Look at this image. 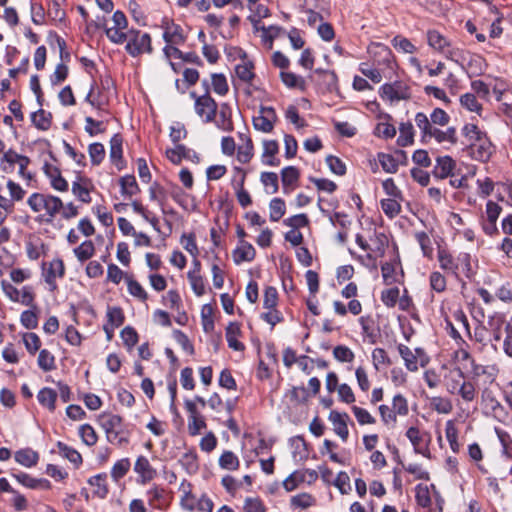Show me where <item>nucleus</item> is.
I'll return each mask as SVG.
<instances>
[{"mask_svg":"<svg viewBox=\"0 0 512 512\" xmlns=\"http://www.w3.org/2000/svg\"><path fill=\"white\" fill-rule=\"evenodd\" d=\"M99 422L105 430L109 442L113 443L117 440L119 446L129 443V431L123 428V418L121 416L103 412L99 415Z\"/></svg>","mask_w":512,"mask_h":512,"instance_id":"obj_1","label":"nucleus"},{"mask_svg":"<svg viewBox=\"0 0 512 512\" xmlns=\"http://www.w3.org/2000/svg\"><path fill=\"white\" fill-rule=\"evenodd\" d=\"M379 96L391 103L409 100L412 96L411 87L401 80L392 83H384L378 90Z\"/></svg>","mask_w":512,"mask_h":512,"instance_id":"obj_2","label":"nucleus"},{"mask_svg":"<svg viewBox=\"0 0 512 512\" xmlns=\"http://www.w3.org/2000/svg\"><path fill=\"white\" fill-rule=\"evenodd\" d=\"M125 50L132 57H137L143 53H152L153 48L150 34L131 29Z\"/></svg>","mask_w":512,"mask_h":512,"instance_id":"obj_3","label":"nucleus"},{"mask_svg":"<svg viewBox=\"0 0 512 512\" xmlns=\"http://www.w3.org/2000/svg\"><path fill=\"white\" fill-rule=\"evenodd\" d=\"M464 150L473 160L481 163H487L491 159L495 151V147L487 136L476 142H470Z\"/></svg>","mask_w":512,"mask_h":512,"instance_id":"obj_4","label":"nucleus"},{"mask_svg":"<svg viewBox=\"0 0 512 512\" xmlns=\"http://www.w3.org/2000/svg\"><path fill=\"white\" fill-rule=\"evenodd\" d=\"M194 109L204 123H211L215 121L218 104L211 95H200L194 103Z\"/></svg>","mask_w":512,"mask_h":512,"instance_id":"obj_5","label":"nucleus"},{"mask_svg":"<svg viewBox=\"0 0 512 512\" xmlns=\"http://www.w3.org/2000/svg\"><path fill=\"white\" fill-rule=\"evenodd\" d=\"M406 437L409 439L411 444L413 445L414 452L416 454H421L426 458L431 457V453L429 450V444L431 442V436L429 433H424L423 435L420 433V430L411 426L406 431Z\"/></svg>","mask_w":512,"mask_h":512,"instance_id":"obj_6","label":"nucleus"},{"mask_svg":"<svg viewBox=\"0 0 512 512\" xmlns=\"http://www.w3.org/2000/svg\"><path fill=\"white\" fill-rule=\"evenodd\" d=\"M368 53L373 57L374 63L392 69L395 64L392 50L385 44L372 42L368 46Z\"/></svg>","mask_w":512,"mask_h":512,"instance_id":"obj_7","label":"nucleus"},{"mask_svg":"<svg viewBox=\"0 0 512 512\" xmlns=\"http://www.w3.org/2000/svg\"><path fill=\"white\" fill-rule=\"evenodd\" d=\"M467 60L463 62V66H460L467 74V76L472 79L474 77L482 75L486 68L487 63L484 57L479 54H470L466 53Z\"/></svg>","mask_w":512,"mask_h":512,"instance_id":"obj_8","label":"nucleus"},{"mask_svg":"<svg viewBox=\"0 0 512 512\" xmlns=\"http://www.w3.org/2000/svg\"><path fill=\"white\" fill-rule=\"evenodd\" d=\"M123 137L120 133L114 134L110 139V161L121 171L126 167V161L123 158Z\"/></svg>","mask_w":512,"mask_h":512,"instance_id":"obj_9","label":"nucleus"},{"mask_svg":"<svg viewBox=\"0 0 512 512\" xmlns=\"http://www.w3.org/2000/svg\"><path fill=\"white\" fill-rule=\"evenodd\" d=\"M456 168L455 160L449 156H439L436 158V165L432 170V175L436 179H445L454 176V169Z\"/></svg>","mask_w":512,"mask_h":512,"instance_id":"obj_10","label":"nucleus"},{"mask_svg":"<svg viewBox=\"0 0 512 512\" xmlns=\"http://www.w3.org/2000/svg\"><path fill=\"white\" fill-rule=\"evenodd\" d=\"M328 419L334 425V432L345 442L349 436V430L347 422L350 420L349 415L346 412L340 413L336 410H332L329 413Z\"/></svg>","mask_w":512,"mask_h":512,"instance_id":"obj_11","label":"nucleus"},{"mask_svg":"<svg viewBox=\"0 0 512 512\" xmlns=\"http://www.w3.org/2000/svg\"><path fill=\"white\" fill-rule=\"evenodd\" d=\"M393 250L395 254L393 260L390 262H384L381 265L382 278L385 285H392L398 282L395 275V270L397 265L401 266V260L396 243L393 245Z\"/></svg>","mask_w":512,"mask_h":512,"instance_id":"obj_12","label":"nucleus"},{"mask_svg":"<svg viewBox=\"0 0 512 512\" xmlns=\"http://www.w3.org/2000/svg\"><path fill=\"white\" fill-rule=\"evenodd\" d=\"M118 227L123 235H133L135 237V245L136 246H150L151 239L148 235L143 232H136L133 225L124 217H119Z\"/></svg>","mask_w":512,"mask_h":512,"instance_id":"obj_13","label":"nucleus"},{"mask_svg":"<svg viewBox=\"0 0 512 512\" xmlns=\"http://www.w3.org/2000/svg\"><path fill=\"white\" fill-rule=\"evenodd\" d=\"M240 246L236 247L233 252V261L236 265L242 262H251L255 259L256 250L251 243L241 240L239 241Z\"/></svg>","mask_w":512,"mask_h":512,"instance_id":"obj_14","label":"nucleus"},{"mask_svg":"<svg viewBox=\"0 0 512 512\" xmlns=\"http://www.w3.org/2000/svg\"><path fill=\"white\" fill-rule=\"evenodd\" d=\"M241 325L238 322H229L225 329V336L228 347L234 351H244L245 345L237 340L238 336H241Z\"/></svg>","mask_w":512,"mask_h":512,"instance_id":"obj_15","label":"nucleus"},{"mask_svg":"<svg viewBox=\"0 0 512 512\" xmlns=\"http://www.w3.org/2000/svg\"><path fill=\"white\" fill-rule=\"evenodd\" d=\"M134 471L139 474L141 478V483L145 484L156 476L157 472L156 469H154L149 460L141 455L137 458L135 465H134Z\"/></svg>","mask_w":512,"mask_h":512,"instance_id":"obj_16","label":"nucleus"},{"mask_svg":"<svg viewBox=\"0 0 512 512\" xmlns=\"http://www.w3.org/2000/svg\"><path fill=\"white\" fill-rule=\"evenodd\" d=\"M15 461L26 467L31 468L38 464L39 453L30 447L22 448L14 453Z\"/></svg>","mask_w":512,"mask_h":512,"instance_id":"obj_17","label":"nucleus"},{"mask_svg":"<svg viewBox=\"0 0 512 512\" xmlns=\"http://www.w3.org/2000/svg\"><path fill=\"white\" fill-rule=\"evenodd\" d=\"M119 186L121 195L125 198H131L141 192V189L133 174H126L119 178Z\"/></svg>","mask_w":512,"mask_h":512,"instance_id":"obj_18","label":"nucleus"},{"mask_svg":"<svg viewBox=\"0 0 512 512\" xmlns=\"http://www.w3.org/2000/svg\"><path fill=\"white\" fill-rule=\"evenodd\" d=\"M216 126L226 132L233 131L232 108L229 103L224 102L220 105L219 119L216 121Z\"/></svg>","mask_w":512,"mask_h":512,"instance_id":"obj_19","label":"nucleus"},{"mask_svg":"<svg viewBox=\"0 0 512 512\" xmlns=\"http://www.w3.org/2000/svg\"><path fill=\"white\" fill-rule=\"evenodd\" d=\"M57 396V392L54 389L44 387L39 390L37 400L42 407L47 408L50 412H54L56 409Z\"/></svg>","mask_w":512,"mask_h":512,"instance_id":"obj_20","label":"nucleus"},{"mask_svg":"<svg viewBox=\"0 0 512 512\" xmlns=\"http://www.w3.org/2000/svg\"><path fill=\"white\" fill-rule=\"evenodd\" d=\"M427 43L434 50L442 53L451 47V42L437 30H428Z\"/></svg>","mask_w":512,"mask_h":512,"instance_id":"obj_21","label":"nucleus"},{"mask_svg":"<svg viewBox=\"0 0 512 512\" xmlns=\"http://www.w3.org/2000/svg\"><path fill=\"white\" fill-rule=\"evenodd\" d=\"M90 183L87 177L78 176V180L72 183V193L83 203H90L92 198L89 189L85 186Z\"/></svg>","mask_w":512,"mask_h":512,"instance_id":"obj_22","label":"nucleus"},{"mask_svg":"<svg viewBox=\"0 0 512 512\" xmlns=\"http://www.w3.org/2000/svg\"><path fill=\"white\" fill-rule=\"evenodd\" d=\"M52 113L39 108L31 114V121L33 125L41 131H47L52 125Z\"/></svg>","mask_w":512,"mask_h":512,"instance_id":"obj_23","label":"nucleus"},{"mask_svg":"<svg viewBox=\"0 0 512 512\" xmlns=\"http://www.w3.org/2000/svg\"><path fill=\"white\" fill-rule=\"evenodd\" d=\"M280 79L282 83L290 89L297 88L301 92H305L307 89L306 81L303 77L296 75L293 72H286L281 71L280 72Z\"/></svg>","mask_w":512,"mask_h":512,"instance_id":"obj_24","label":"nucleus"},{"mask_svg":"<svg viewBox=\"0 0 512 512\" xmlns=\"http://www.w3.org/2000/svg\"><path fill=\"white\" fill-rule=\"evenodd\" d=\"M106 479L107 474L104 472L94 475L88 479V484L95 487L93 494L100 499L106 498L109 493Z\"/></svg>","mask_w":512,"mask_h":512,"instance_id":"obj_25","label":"nucleus"},{"mask_svg":"<svg viewBox=\"0 0 512 512\" xmlns=\"http://www.w3.org/2000/svg\"><path fill=\"white\" fill-rule=\"evenodd\" d=\"M415 122L418 128L421 130V143L427 144L429 141V138H431L432 131L434 130V127L430 124V121L427 117V115L423 112H418L415 115Z\"/></svg>","mask_w":512,"mask_h":512,"instance_id":"obj_26","label":"nucleus"},{"mask_svg":"<svg viewBox=\"0 0 512 512\" xmlns=\"http://www.w3.org/2000/svg\"><path fill=\"white\" fill-rule=\"evenodd\" d=\"M359 323L361 325L363 336L368 338L370 344H375L379 337V329L377 331L374 329V320L371 316H361L359 318Z\"/></svg>","mask_w":512,"mask_h":512,"instance_id":"obj_27","label":"nucleus"},{"mask_svg":"<svg viewBox=\"0 0 512 512\" xmlns=\"http://www.w3.org/2000/svg\"><path fill=\"white\" fill-rule=\"evenodd\" d=\"M438 261H439L440 267L442 269L451 271L455 275V277L458 280H460L458 272H457V270L459 268L458 261L457 262L454 261V258L449 251H447L446 249H439L438 250Z\"/></svg>","mask_w":512,"mask_h":512,"instance_id":"obj_28","label":"nucleus"},{"mask_svg":"<svg viewBox=\"0 0 512 512\" xmlns=\"http://www.w3.org/2000/svg\"><path fill=\"white\" fill-rule=\"evenodd\" d=\"M56 446H57V448L59 450V453L64 458L69 460L75 466V468H79L80 467V465L83 462V459H82L81 454L76 449L68 446L67 444H65L62 441H58Z\"/></svg>","mask_w":512,"mask_h":512,"instance_id":"obj_29","label":"nucleus"},{"mask_svg":"<svg viewBox=\"0 0 512 512\" xmlns=\"http://www.w3.org/2000/svg\"><path fill=\"white\" fill-rule=\"evenodd\" d=\"M179 463L190 475L196 473L199 469L198 456L194 449L184 453L179 459Z\"/></svg>","mask_w":512,"mask_h":512,"instance_id":"obj_30","label":"nucleus"},{"mask_svg":"<svg viewBox=\"0 0 512 512\" xmlns=\"http://www.w3.org/2000/svg\"><path fill=\"white\" fill-rule=\"evenodd\" d=\"M400 135L397 138V145L400 147H407L414 143V129L411 122L401 123Z\"/></svg>","mask_w":512,"mask_h":512,"instance_id":"obj_31","label":"nucleus"},{"mask_svg":"<svg viewBox=\"0 0 512 512\" xmlns=\"http://www.w3.org/2000/svg\"><path fill=\"white\" fill-rule=\"evenodd\" d=\"M175 148L166 150L167 158L175 165H179L183 158H190L191 149L187 148L183 144H175Z\"/></svg>","mask_w":512,"mask_h":512,"instance_id":"obj_32","label":"nucleus"},{"mask_svg":"<svg viewBox=\"0 0 512 512\" xmlns=\"http://www.w3.org/2000/svg\"><path fill=\"white\" fill-rule=\"evenodd\" d=\"M300 178V171L295 166H286L281 170V182L284 187V192L288 193L286 188L295 184Z\"/></svg>","mask_w":512,"mask_h":512,"instance_id":"obj_33","label":"nucleus"},{"mask_svg":"<svg viewBox=\"0 0 512 512\" xmlns=\"http://www.w3.org/2000/svg\"><path fill=\"white\" fill-rule=\"evenodd\" d=\"M64 208L63 201L58 197L49 194L47 205L45 206V210L49 217L45 219V223L52 224L53 217L59 213Z\"/></svg>","mask_w":512,"mask_h":512,"instance_id":"obj_34","label":"nucleus"},{"mask_svg":"<svg viewBox=\"0 0 512 512\" xmlns=\"http://www.w3.org/2000/svg\"><path fill=\"white\" fill-rule=\"evenodd\" d=\"M219 466L222 469L234 471L240 466V461L236 454L230 450H225L219 457Z\"/></svg>","mask_w":512,"mask_h":512,"instance_id":"obj_35","label":"nucleus"},{"mask_svg":"<svg viewBox=\"0 0 512 512\" xmlns=\"http://www.w3.org/2000/svg\"><path fill=\"white\" fill-rule=\"evenodd\" d=\"M397 349H398L400 356L404 360L405 367L409 371H412V372L417 371L418 370V361H417L416 356L412 353L411 349L404 344H399Z\"/></svg>","mask_w":512,"mask_h":512,"instance_id":"obj_36","label":"nucleus"},{"mask_svg":"<svg viewBox=\"0 0 512 512\" xmlns=\"http://www.w3.org/2000/svg\"><path fill=\"white\" fill-rule=\"evenodd\" d=\"M415 500L418 506L429 508L431 506V496L429 486L419 483L415 487Z\"/></svg>","mask_w":512,"mask_h":512,"instance_id":"obj_37","label":"nucleus"},{"mask_svg":"<svg viewBox=\"0 0 512 512\" xmlns=\"http://www.w3.org/2000/svg\"><path fill=\"white\" fill-rule=\"evenodd\" d=\"M270 220L272 222L279 221L286 213L285 201L282 198L275 197L269 203Z\"/></svg>","mask_w":512,"mask_h":512,"instance_id":"obj_38","label":"nucleus"},{"mask_svg":"<svg viewBox=\"0 0 512 512\" xmlns=\"http://www.w3.org/2000/svg\"><path fill=\"white\" fill-rule=\"evenodd\" d=\"M291 445L294 447V456L299 454L300 460H307L309 457V443L306 442L302 435L294 436L290 439Z\"/></svg>","mask_w":512,"mask_h":512,"instance_id":"obj_39","label":"nucleus"},{"mask_svg":"<svg viewBox=\"0 0 512 512\" xmlns=\"http://www.w3.org/2000/svg\"><path fill=\"white\" fill-rule=\"evenodd\" d=\"M377 159L385 172L393 174L398 171L399 163L392 154L379 152Z\"/></svg>","mask_w":512,"mask_h":512,"instance_id":"obj_40","label":"nucleus"},{"mask_svg":"<svg viewBox=\"0 0 512 512\" xmlns=\"http://www.w3.org/2000/svg\"><path fill=\"white\" fill-rule=\"evenodd\" d=\"M211 85L213 91L220 96L226 95L229 91V85L226 76L223 73H212Z\"/></svg>","mask_w":512,"mask_h":512,"instance_id":"obj_41","label":"nucleus"},{"mask_svg":"<svg viewBox=\"0 0 512 512\" xmlns=\"http://www.w3.org/2000/svg\"><path fill=\"white\" fill-rule=\"evenodd\" d=\"M73 252L80 262H85L94 255L95 247L91 240H86L76 247Z\"/></svg>","mask_w":512,"mask_h":512,"instance_id":"obj_42","label":"nucleus"},{"mask_svg":"<svg viewBox=\"0 0 512 512\" xmlns=\"http://www.w3.org/2000/svg\"><path fill=\"white\" fill-rule=\"evenodd\" d=\"M88 154L90 157L91 164L93 166L100 165L105 158V148L100 142L91 143L88 146Z\"/></svg>","mask_w":512,"mask_h":512,"instance_id":"obj_43","label":"nucleus"},{"mask_svg":"<svg viewBox=\"0 0 512 512\" xmlns=\"http://www.w3.org/2000/svg\"><path fill=\"white\" fill-rule=\"evenodd\" d=\"M201 322L203 331L205 333H211L215 328L213 319V307L211 304H204L201 309Z\"/></svg>","mask_w":512,"mask_h":512,"instance_id":"obj_44","label":"nucleus"},{"mask_svg":"<svg viewBox=\"0 0 512 512\" xmlns=\"http://www.w3.org/2000/svg\"><path fill=\"white\" fill-rule=\"evenodd\" d=\"M106 317H107L106 324H111L113 327H116V328L123 325V323L125 321L124 312H123L122 308H120L118 306H114V307L108 306Z\"/></svg>","mask_w":512,"mask_h":512,"instance_id":"obj_45","label":"nucleus"},{"mask_svg":"<svg viewBox=\"0 0 512 512\" xmlns=\"http://www.w3.org/2000/svg\"><path fill=\"white\" fill-rule=\"evenodd\" d=\"M253 69H254L253 62L248 61L243 64L236 65L235 73L241 81L250 83L253 80V78L255 77Z\"/></svg>","mask_w":512,"mask_h":512,"instance_id":"obj_46","label":"nucleus"},{"mask_svg":"<svg viewBox=\"0 0 512 512\" xmlns=\"http://www.w3.org/2000/svg\"><path fill=\"white\" fill-rule=\"evenodd\" d=\"M291 402L296 404H306L309 399V392L304 386H293L287 393Z\"/></svg>","mask_w":512,"mask_h":512,"instance_id":"obj_47","label":"nucleus"},{"mask_svg":"<svg viewBox=\"0 0 512 512\" xmlns=\"http://www.w3.org/2000/svg\"><path fill=\"white\" fill-rule=\"evenodd\" d=\"M392 46L399 52L412 54L416 51L415 45L408 39L401 35H396L391 40Z\"/></svg>","mask_w":512,"mask_h":512,"instance_id":"obj_48","label":"nucleus"},{"mask_svg":"<svg viewBox=\"0 0 512 512\" xmlns=\"http://www.w3.org/2000/svg\"><path fill=\"white\" fill-rule=\"evenodd\" d=\"M131 462L129 458L118 460L111 469V477L114 481L122 479L129 471Z\"/></svg>","mask_w":512,"mask_h":512,"instance_id":"obj_49","label":"nucleus"},{"mask_svg":"<svg viewBox=\"0 0 512 512\" xmlns=\"http://www.w3.org/2000/svg\"><path fill=\"white\" fill-rule=\"evenodd\" d=\"M431 137H434L438 143L449 141L451 144L457 143L456 128L448 127L446 131L434 128Z\"/></svg>","mask_w":512,"mask_h":512,"instance_id":"obj_50","label":"nucleus"},{"mask_svg":"<svg viewBox=\"0 0 512 512\" xmlns=\"http://www.w3.org/2000/svg\"><path fill=\"white\" fill-rule=\"evenodd\" d=\"M483 403H485V406L489 408L495 415L498 413V411L503 412L504 408L501 405V403L494 397L493 392L485 388L482 391L481 395Z\"/></svg>","mask_w":512,"mask_h":512,"instance_id":"obj_51","label":"nucleus"},{"mask_svg":"<svg viewBox=\"0 0 512 512\" xmlns=\"http://www.w3.org/2000/svg\"><path fill=\"white\" fill-rule=\"evenodd\" d=\"M380 205L384 214L390 219H393L401 212V205L395 198L382 199Z\"/></svg>","mask_w":512,"mask_h":512,"instance_id":"obj_52","label":"nucleus"},{"mask_svg":"<svg viewBox=\"0 0 512 512\" xmlns=\"http://www.w3.org/2000/svg\"><path fill=\"white\" fill-rule=\"evenodd\" d=\"M461 132L470 142H476L487 137L486 132L481 131L476 124L472 123L465 124Z\"/></svg>","mask_w":512,"mask_h":512,"instance_id":"obj_53","label":"nucleus"},{"mask_svg":"<svg viewBox=\"0 0 512 512\" xmlns=\"http://www.w3.org/2000/svg\"><path fill=\"white\" fill-rule=\"evenodd\" d=\"M37 363L38 366L45 372L52 371L56 368L55 357L47 349L40 350Z\"/></svg>","mask_w":512,"mask_h":512,"instance_id":"obj_54","label":"nucleus"},{"mask_svg":"<svg viewBox=\"0 0 512 512\" xmlns=\"http://www.w3.org/2000/svg\"><path fill=\"white\" fill-rule=\"evenodd\" d=\"M20 323L28 330L36 329L38 327L37 310L31 308L23 311L20 315Z\"/></svg>","mask_w":512,"mask_h":512,"instance_id":"obj_55","label":"nucleus"},{"mask_svg":"<svg viewBox=\"0 0 512 512\" xmlns=\"http://www.w3.org/2000/svg\"><path fill=\"white\" fill-rule=\"evenodd\" d=\"M49 194H43V193H32L30 197L27 200V204L34 212H39L42 209H45V206L47 205Z\"/></svg>","mask_w":512,"mask_h":512,"instance_id":"obj_56","label":"nucleus"},{"mask_svg":"<svg viewBox=\"0 0 512 512\" xmlns=\"http://www.w3.org/2000/svg\"><path fill=\"white\" fill-rule=\"evenodd\" d=\"M278 304V291L274 286H266L263 296V307L271 310L277 307Z\"/></svg>","mask_w":512,"mask_h":512,"instance_id":"obj_57","label":"nucleus"},{"mask_svg":"<svg viewBox=\"0 0 512 512\" xmlns=\"http://www.w3.org/2000/svg\"><path fill=\"white\" fill-rule=\"evenodd\" d=\"M466 53L467 52L464 51L463 49H460L458 47H453L452 45L450 48H446L444 50V52H442V54L448 60L455 62L459 66H463V62H465L467 60Z\"/></svg>","mask_w":512,"mask_h":512,"instance_id":"obj_58","label":"nucleus"},{"mask_svg":"<svg viewBox=\"0 0 512 512\" xmlns=\"http://www.w3.org/2000/svg\"><path fill=\"white\" fill-rule=\"evenodd\" d=\"M173 338L174 340L182 347V349L188 353L189 355H194L195 349L188 336L181 330L175 329L173 330Z\"/></svg>","mask_w":512,"mask_h":512,"instance_id":"obj_59","label":"nucleus"},{"mask_svg":"<svg viewBox=\"0 0 512 512\" xmlns=\"http://www.w3.org/2000/svg\"><path fill=\"white\" fill-rule=\"evenodd\" d=\"M79 434L82 441L87 446H93L97 443L98 436L90 424H83L79 428Z\"/></svg>","mask_w":512,"mask_h":512,"instance_id":"obj_60","label":"nucleus"},{"mask_svg":"<svg viewBox=\"0 0 512 512\" xmlns=\"http://www.w3.org/2000/svg\"><path fill=\"white\" fill-rule=\"evenodd\" d=\"M181 243L183 244L184 249L193 257H197L199 254L198 246L196 243L195 233H183L181 236Z\"/></svg>","mask_w":512,"mask_h":512,"instance_id":"obj_61","label":"nucleus"},{"mask_svg":"<svg viewBox=\"0 0 512 512\" xmlns=\"http://www.w3.org/2000/svg\"><path fill=\"white\" fill-rule=\"evenodd\" d=\"M120 336L123 340L124 345L131 349L133 348L139 340V336L137 331L132 326H126L122 329Z\"/></svg>","mask_w":512,"mask_h":512,"instance_id":"obj_62","label":"nucleus"},{"mask_svg":"<svg viewBox=\"0 0 512 512\" xmlns=\"http://www.w3.org/2000/svg\"><path fill=\"white\" fill-rule=\"evenodd\" d=\"M460 104L468 111L479 113L482 110V105L477 101L473 93H465L460 97Z\"/></svg>","mask_w":512,"mask_h":512,"instance_id":"obj_63","label":"nucleus"},{"mask_svg":"<svg viewBox=\"0 0 512 512\" xmlns=\"http://www.w3.org/2000/svg\"><path fill=\"white\" fill-rule=\"evenodd\" d=\"M325 161L332 173L338 176H343L346 174V165L339 157L328 155Z\"/></svg>","mask_w":512,"mask_h":512,"instance_id":"obj_64","label":"nucleus"}]
</instances>
